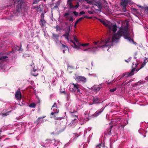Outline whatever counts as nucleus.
Listing matches in <instances>:
<instances>
[{"label":"nucleus","instance_id":"1","mask_svg":"<svg viewBox=\"0 0 148 148\" xmlns=\"http://www.w3.org/2000/svg\"><path fill=\"white\" fill-rule=\"evenodd\" d=\"M128 29L127 28L124 27L121 28L116 34L113 36L112 39L111 40H110V39H108L106 42V45H109L108 44L109 42H115L119 39L122 36H124L125 39H127L130 41H132L133 42H134L133 40L131 39L130 37L128 36Z\"/></svg>","mask_w":148,"mask_h":148},{"label":"nucleus","instance_id":"2","mask_svg":"<svg viewBox=\"0 0 148 148\" xmlns=\"http://www.w3.org/2000/svg\"><path fill=\"white\" fill-rule=\"evenodd\" d=\"M59 143V141L58 140L47 139L41 143V145L45 147H49L50 148H58L57 146Z\"/></svg>","mask_w":148,"mask_h":148},{"label":"nucleus","instance_id":"3","mask_svg":"<svg viewBox=\"0 0 148 148\" xmlns=\"http://www.w3.org/2000/svg\"><path fill=\"white\" fill-rule=\"evenodd\" d=\"M79 88V85L77 84H70L69 85V90L72 92L81 94Z\"/></svg>","mask_w":148,"mask_h":148},{"label":"nucleus","instance_id":"4","mask_svg":"<svg viewBox=\"0 0 148 148\" xmlns=\"http://www.w3.org/2000/svg\"><path fill=\"white\" fill-rule=\"evenodd\" d=\"M93 44L94 45H92V46L94 47L85 49L84 50V51H86L90 49L92 51L95 52L96 50H98L99 48L101 47H102V45L101 42L99 41L97 42H94Z\"/></svg>","mask_w":148,"mask_h":148},{"label":"nucleus","instance_id":"5","mask_svg":"<svg viewBox=\"0 0 148 148\" xmlns=\"http://www.w3.org/2000/svg\"><path fill=\"white\" fill-rule=\"evenodd\" d=\"M102 24L108 27L110 30H112L114 32H116L117 30L116 25H112V23L110 22H106L102 21Z\"/></svg>","mask_w":148,"mask_h":148},{"label":"nucleus","instance_id":"6","mask_svg":"<svg viewBox=\"0 0 148 148\" xmlns=\"http://www.w3.org/2000/svg\"><path fill=\"white\" fill-rule=\"evenodd\" d=\"M135 69H136L135 68H133L131 70V71L123 73L121 78L124 77L127 78L129 76L133 75L134 74V72L135 71Z\"/></svg>","mask_w":148,"mask_h":148},{"label":"nucleus","instance_id":"7","mask_svg":"<svg viewBox=\"0 0 148 148\" xmlns=\"http://www.w3.org/2000/svg\"><path fill=\"white\" fill-rule=\"evenodd\" d=\"M129 0H121V6L123 7V11L125 12L126 11V7L127 5Z\"/></svg>","mask_w":148,"mask_h":148},{"label":"nucleus","instance_id":"8","mask_svg":"<svg viewBox=\"0 0 148 148\" xmlns=\"http://www.w3.org/2000/svg\"><path fill=\"white\" fill-rule=\"evenodd\" d=\"M76 81L77 82L81 81L82 82L85 83L86 82V79L84 77L82 76H76L74 78Z\"/></svg>","mask_w":148,"mask_h":148},{"label":"nucleus","instance_id":"9","mask_svg":"<svg viewBox=\"0 0 148 148\" xmlns=\"http://www.w3.org/2000/svg\"><path fill=\"white\" fill-rule=\"evenodd\" d=\"M74 39L75 41V42H74L73 40H70V41H69V43L73 47L76 49L77 47V42H79L76 39L75 37H74Z\"/></svg>","mask_w":148,"mask_h":148},{"label":"nucleus","instance_id":"10","mask_svg":"<svg viewBox=\"0 0 148 148\" xmlns=\"http://www.w3.org/2000/svg\"><path fill=\"white\" fill-rule=\"evenodd\" d=\"M94 5L97 6L100 10V11H101V10L102 9L101 1H100L99 0H95L94 3Z\"/></svg>","mask_w":148,"mask_h":148},{"label":"nucleus","instance_id":"11","mask_svg":"<svg viewBox=\"0 0 148 148\" xmlns=\"http://www.w3.org/2000/svg\"><path fill=\"white\" fill-rule=\"evenodd\" d=\"M100 89L99 86H94L91 88V89L93 91V93H96Z\"/></svg>","mask_w":148,"mask_h":148},{"label":"nucleus","instance_id":"12","mask_svg":"<svg viewBox=\"0 0 148 148\" xmlns=\"http://www.w3.org/2000/svg\"><path fill=\"white\" fill-rule=\"evenodd\" d=\"M15 97L18 100H20L21 98V93L20 90H18L15 93Z\"/></svg>","mask_w":148,"mask_h":148},{"label":"nucleus","instance_id":"13","mask_svg":"<svg viewBox=\"0 0 148 148\" xmlns=\"http://www.w3.org/2000/svg\"><path fill=\"white\" fill-rule=\"evenodd\" d=\"M77 47L76 48L77 50H79L80 49V47L82 46L83 47H87L89 45V43H86L85 44H81L79 42H77Z\"/></svg>","mask_w":148,"mask_h":148},{"label":"nucleus","instance_id":"14","mask_svg":"<svg viewBox=\"0 0 148 148\" xmlns=\"http://www.w3.org/2000/svg\"><path fill=\"white\" fill-rule=\"evenodd\" d=\"M70 32V28L69 27L68 28L67 30L66 31V34L63 35V36H64L65 37V38L68 40L69 42V41H70L69 39V34Z\"/></svg>","mask_w":148,"mask_h":148},{"label":"nucleus","instance_id":"15","mask_svg":"<svg viewBox=\"0 0 148 148\" xmlns=\"http://www.w3.org/2000/svg\"><path fill=\"white\" fill-rule=\"evenodd\" d=\"M75 118L73 119L70 124V125H73L75 124L77 121V119H78V116H75Z\"/></svg>","mask_w":148,"mask_h":148},{"label":"nucleus","instance_id":"16","mask_svg":"<svg viewBox=\"0 0 148 148\" xmlns=\"http://www.w3.org/2000/svg\"><path fill=\"white\" fill-rule=\"evenodd\" d=\"M38 70L37 69H33V70L31 72L32 74L34 76H37L38 74Z\"/></svg>","mask_w":148,"mask_h":148},{"label":"nucleus","instance_id":"17","mask_svg":"<svg viewBox=\"0 0 148 148\" xmlns=\"http://www.w3.org/2000/svg\"><path fill=\"white\" fill-rule=\"evenodd\" d=\"M108 3L105 0H102V7H105L107 9L108 8Z\"/></svg>","mask_w":148,"mask_h":148},{"label":"nucleus","instance_id":"18","mask_svg":"<svg viewBox=\"0 0 148 148\" xmlns=\"http://www.w3.org/2000/svg\"><path fill=\"white\" fill-rule=\"evenodd\" d=\"M45 117H39L37 120V121L38 122V123H42L44 122V121L43 120V118H45Z\"/></svg>","mask_w":148,"mask_h":148},{"label":"nucleus","instance_id":"19","mask_svg":"<svg viewBox=\"0 0 148 148\" xmlns=\"http://www.w3.org/2000/svg\"><path fill=\"white\" fill-rule=\"evenodd\" d=\"M40 22L41 23L40 25L42 27H44L45 25L46 21L44 19H41Z\"/></svg>","mask_w":148,"mask_h":148},{"label":"nucleus","instance_id":"20","mask_svg":"<svg viewBox=\"0 0 148 148\" xmlns=\"http://www.w3.org/2000/svg\"><path fill=\"white\" fill-rule=\"evenodd\" d=\"M57 108H55L54 109V112H52L51 113V115H53L59 112V110L57 109Z\"/></svg>","mask_w":148,"mask_h":148},{"label":"nucleus","instance_id":"21","mask_svg":"<svg viewBox=\"0 0 148 148\" xmlns=\"http://www.w3.org/2000/svg\"><path fill=\"white\" fill-rule=\"evenodd\" d=\"M93 102L94 103H99V100L97 98L95 97L93 99Z\"/></svg>","mask_w":148,"mask_h":148},{"label":"nucleus","instance_id":"22","mask_svg":"<svg viewBox=\"0 0 148 148\" xmlns=\"http://www.w3.org/2000/svg\"><path fill=\"white\" fill-rule=\"evenodd\" d=\"M29 106L31 108H34L35 107L36 105L34 103H32L30 104Z\"/></svg>","mask_w":148,"mask_h":148},{"label":"nucleus","instance_id":"23","mask_svg":"<svg viewBox=\"0 0 148 148\" xmlns=\"http://www.w3.org/2000/svg\"><path fill=\"white\" fill-rule=\"evenodd\" d=\"M106 83L108 85H110L112 84V81L111 82V81H110L109 80L108 81H106Z\"/></svg>","mask_w":148,"mask_h":148},{"label":"nucleus","instance_id":"24","mask_svg":"<svg viewBox=\"0 0 148 148\" xmlns=\"http://www.w3.org/2000/svg\"><path fill=\"white\" fill-rule=\"evenodd\" d=\"M8 58V57L6 56H3L0 57V61L2 60L3 59H5Z\"/></svg>","mask_w":148,"mask_h":148},{"label":"nucleus","instance_id":"25","mask_svg":"<svg viewBox=\"0 0 148 148\" xmlns=\"http://www.w3.org/2000/svg\"><path fill=\"white\" fill-rule=\"evenodd\" d=\"M112 127H113L112 126H110V128H109V129H108V134H110L111 133V129H112Z\"/></svg>","mask_w":148,"mask_h":148},{"label":"nucleus","instance_id":"26","mask_svg":"<svg viewBox=\"0 0 148 148\" xmlns=\"http://www.w3.org/2000/svg\"><path fill=\"white\" fill-rule=\"evenodd\" d=\"M116 90V88H113V89H111L110 90V91L111 92H113Z\"/></svg>","mask_w":148,"mask_h":148},{"label":"nucleus","instance_id":"27","mask_svg":"<svg viewBox=\"0 0 148 148\" xmlns=\"http://www.w3.org/2000/svg\"><path fill=\"white\" fill-rule=\"evenodd\" d=\"M101 143L97 145L96 147V148H101Z\"/></svg>","mask_w":148,"mask_h":148},{"label":"nucleus","instance_id":"28","mask_svg":"<svg viewBox=\"0 0 148 148\" xmlns=\"http://www.w3.org/2000/svg\"><path fill=\"white\" fill-rule=\"evenodd\" d=\"M101 111H97L95 114V115L96 116L98 115L99 114H100L101 113Z\"/></svg>","mask_w":148,"mask_h":148},{"label":"nucleus","instance_id":"29","mask_svg":"<svg viewBox=\"0 0 148 148\" xmlns=\"http://www.w3.org/2000/svg\"><path fill=\"white\" fill-rule=\"evenodd\" d=\"M56 30L57 31H60L61 30V28L58 25H57L56 26Z\"/></svg>","mask_w":148,"mask_h":148},{"label":"nucleus","instance_id":"30","mask_svg":"<svg viewBox=\"0 0 148 148\" xmlns=\"http://www.w3.org/2000/svg\"><path fill=\"white\" fill-rule=\"evenodd\" d=\"M148 61L147 59V58L145 59L144 60V62L143 63L145 64H146V63Z\"/></svg>","mask_w":148,"mask_h":148},{"label":"nucleus","instance_id":"31","mask_svg":"<svg viewBox=\"0 0 148 148\" xmlns=\"http://www.w3.org/2000/svg\"><path fill=\"white\" fill-rule=\"evenodd\" d=\"M85 1L89 3H91L92 1V0H85Z\"/></svg>","mask_w":148,"mask_h":148},{"label":"nucleus","instance_id":"32","mask_svg":"<svg viewBox=\"0 0 148 148\" xmlns=\"http://www.w3.org/2000/svg\"><path fill=\"white\" fill-rule=\"evenodd\" d=\"M79 6V4L78 3H77V4L74 7V8L75 9H76Z\"/></svg>","mask_w":148,"mask_h":148},{"label":"nucleus","instance_id":"33","mask_svg":"<svg viewBox=\"0 0 148 148\" xmlns=\"http://www.w3.org/2000/svg\"><path fill=\"white\" fill-rule=\"evenodd\" d=\"M54 107H55V108H57V106L56 105V103H54L53 105V106H52V108H54Z\"/></svg>","mask_w":148,"mask_h":148},{"label":"nucleus","instance_id":"34","mask_svg":"<svg viewBox=\"0 0 148 148\" xmlns=\"http://www.w3.org/2000/svg\"><path fill=\"white\" fill-rule=\"evenodd\" d=\"M53 36L56 38H58L59 36L58 35L56 34H53Z\"/></svg>","mask_w":148,"mask_h":148},{"label":"nucleus","instance_id":"35","mask_svg":"<svg viewBox=\"0 0 148 148\" xmlns=\"http://www.w3.org/2000/svg\"><path fill=\"white\" fill-rule=\"evenodd\" d=\"M44 15L43 13H42L41 15V19H44Z\"/></svg>","mask_w":148,"mask_h":148},{"label":"nucleus","instance_id":"36","mask_svg":"<svg viewBox=\"0 0 148 148\" xmlns=\"http://www.w3.org/2000/svg\"><path fill=\"white\" fill-rule=\"evenodd\" d=\"M62 47L63 48H66V49H68V47L66 46V45H64L63 44H62Z\"/></svg>","mask_w":148,"mask_h":148},{"label":"nucleus","instance_id":"37","mask_svg":"<svg viewBox=\"0 0 148 148\" xmlns=\"http://www.w3.org/2000/svg\"><path fill=\"white\" fill-rule=\"evenodd\" d=\"M74 14L75 15V16H77L78 14V13L77 12H76L75 11H74L73 12Z\"/></svg>","mask_w":148,"mask_h":148},{"label":"nucleus","instance_id":"38","mask_svg":"<svg viewBox=\"0 0 148 148\" xmlns=\"http://www.w3.org/2000/svg\"><path fill=\"white\" fill-rule=\"evenodd\" d=\"M145 65L143 63V64H141V66L140 68V69H141L142 68H143Z\"/></svg>","mask_w":148,"mask_h":148},{"label":"nucleus","instance_id":"39","mask_svg":"<svg viewBox=\"0 0 148 148\" xmlns=\"http://www.w3.org/2000/svg\"><path fill=\"white\" fill-rule=\"evenodd\" d=\"M131 82V80H130L128 82H126V81L125 82V85H127L130 82Z\"/></svg>","mask_w":148,"mask_h":148},{"label":"nucleus","instance_id":"40","mask_svg":"<svg viewBox=\"0 0 148 148\" xmlns=\"http://www.w3.org/2000/svg\"><path fill=\"white\" fill-rule=\"evenodd\" d=\"M73 18L72 16H71L69 19V21H73Z\"/></svg>","mask_w":148,"mask_h":148},{"label":"nucleus","instance_id":"41","mask_svg":"<svg viewBox=\"0 0 148 148\" xmlns=\"http://www.w3.org/2000/svg\"><path fill=\"white\" fill-rule=\"evenodd\" d=\"M75 116H76V115H74L73 114H71V117H72V118L73 119H75Z\"/></svg>","mask_w":148,"mask_h":148},{"label":"nucleus","instance_id":"42","mask_svg":"<svg viewBox=\"0 0 148 148\" xmlns=\"http://www.w3.org/2000/svg\"><path fill=\"white\" fill-rule=\"evenodd\" d=\"M80 14L81 15L85 14V12L84 11H82L80 12Z\"/></svg>","mask_w":148,"mask_h":148},{"label":"nucleus","instance_id":"43","mask_svg":"<svg viewBox=\"0 0 148 148\" xmlns=\"http://www.w3.org/2000/svg\"><path fill=\"white\" fill-rule=\"evenodd\" d=\"M144 9L145 10L148 11V7H145Z\"/></svg>","mask_w":148,"mask_h":148},{"label":"nucleus","instance_id":"44","mask_svg":"<svg viewBox=\"0 0 148 148\" xmlns=\"http://www.w3.org/2000/svg\"><path fill=\"white\" fill-rule=\"evenodd\" d=\"M83 18L82 17L80 18H79L78 20V21H81Z\"/></svg>","mask_w":148,"mask_h":148},{"label":"nucleus","instance_id":"45","mask_svg":"<svg viewBox=\"0 0 148 148\" xmlns=\"http://www.w3.org/2000/svg\"><path fill=\"white\" fill-rule=\"evenodd\" d=\"M125 86V82H123L122 83V84H121V86Z\"/></svg>","mask_w":148,"mask_h":148},{"label":"nucleus","instance_id":"46","mask_svg":"<svg viewBox=\"0 0 148 148\" xmlns=\"http://www.w3.org/2000/svg\"><path fill=\"white\" fill-rule=\"evenodd\" d=\"M8 115V114L7 113H5V114H2V115L3 116H6Z\"/></svg>","mask_w":148,"mask_h":148},{"label":"nucleus","instance_id":"47","mask_svg":"<svg viewBox=\"0 0 148 148\" xmlns=\"http://www.w3.org/2000/svg\"><path fill=\"white\" fill-rule=\"evenodd\" d=\"M69 15V13H66L64 14V16H66Z\"/></svg>","mask_w":148,"mask_h":148},{"label":"nucleus","instance_id":"48","mask_svg":"<svg viewBox=\"0 0 148 148\" xmlns=\"http://www.w3.org/2000/svg\"><path fill=\"white\" fill-rule=\"evenodd\" d=\"M97 19L99 20L100 22H102V19L99 18H97Z\"/></svg>","mask_w":148,"mask_h":148},{"label":"nucleus","instance_id":"49","mask_svg":"<svg viewBox=\"0 0 148 148\" xmlns=\"http://www.w3.org/2000/svg\"><path fill=\"white\" fill-rule=\"evenodd\" d=\"M128 60H125V61L126 62H127V63H128L129 62H130V60L128 59Z\"/></svg>","mask_w":148,"mask_h":148},{"label":"nucleus","instance_id":"50","mask_svg":"<svg viewBox=\"0 0 148 148\" xmlns=\"http://www.w3.org/2000/svg\"><path fill=\"white\" fill-rule=\"evenodd\" d=\"M138 64L137 63H136V64H135V66H135V67H134V68H135V67H136V66H137L138 65Z\"/></svg>","mask_w":148,"mask_h":148},{"label":"nucleus","instance_id":"51","mask_svg":"<svg viewBox=\"0 0 148 148\" xmlns=\"http://www.w3.org/2000/svg\"><path fill=\"white\" fill-rule=\"evenodd\" d=\"M79 21H78L77 20V21L75 23V25H76L77 23Z\"/></svg>","mask_w":148,"mask_h":148},{"label":"nucleus","instance_id":"52","mask_svg":"<svg viewBox=\"0 0 148 148\" xmlns=\"http://www.w3.org/2000/svg\"><path fill=\"white\" fill-rule=\"evenodd\" d=\"M145 79L146 80H148V77H146Z\"/></svg>","mask_w":148,"mask_h":148},{"label":"nucleus","instance_id":"53","mask_svg":"<svg viewBox=\"0 0 148 148\" xmlns=\"http://www.w3.org/2000/svg\"><path fill=\"white\" fill-rule=\"evenodd\" d=\"M17 2L18 3V4H19V0H17Z\"/></svg>","mask_w":148,"mask_h":148},{"label":"nucleus","instance_id":"54","mask_svg":"<svg viewBox=\"0 0 148 148\" xmlns=\"http://www.w3.org/2000/svg\"><path fill=\"white\" fill-rule=\"evenodd\" d=\"M104 47H105V45H102V48H103Z\"/></svg>","mask_w":148,"mask_h":148},{"label":"nucleus","instance_id":"55","mask_svg":"<svg viewBox=\"0 0 148 148\" xmlns=\"http://www.w3.org/2000/svg\"><path fill=\"white\" fill-rule=\"evenodd\" d=\"M65 50H63V52L64 53H65Z\"/></svg>","mask_w":148,"mask_h":148},{"label":"nucleus","instance_id":"56","mask_svg":"<svg viewBox=\"0 0 148 148\" xmlns=\"http://www.w3.org/2000/svg\"><path fill=\"white\" fill-rule=\"evenodd\" d=\"M20 8H22V7L21 6V5H20Z\"/></svg>","mask_w":148,"mask_h":148},{"label":"nucleus","instance_id":"57","mask_svg":"<svg viewBox=\"0 0 148 148\" xmlns=\"http://www.w3.org/2000/svg\"><path fill=\"white\" fill-rule=\"evenodd\" d=\"M102 43H103V42H104V40H102Z\"/></svg>","mask_w":148,"mask_h":148},{"label":"nucleus","instance_id":"58","mask_svg":"<svg viewBox=\"0 0 148 148\" xmlns=\"http://www.w3.org/2000/svg\"><path fill=\"white\" fill-rule=\"evenodd\" d=\"M34 8H36V7H34Z\"/></svg>","mask_w":148,"mask_h":148},{"label":"nucleus","instance_id":"59","mask_svg":"<svg viewBox=\"0 0 148 148\" xmlns=\"http://www.w3.org/2000/svg\"><path fill=\"white\" fill-rule=\"evenodd\" d=\"M132 64H133V65H134V62H133V63H132Z\"/></svg>","mask_w":148,"mask_h":148},{"label":"nucleus","instance_id":"60","mask_svg":"<svg viewBox=\"0 0 148 148\" xmlns=\"http://www.w3.org/2000/svg\"><path fill=\"white\" fill-rule=\"evenodd\" d=\"M102 147H105V146H104L103 145V146H102Z\"/></svg>","mask_w":148,"mask_h":148},{"label":"nucleus","instance_id":"61","mask_svg":"<svg viewBox=\"0 0 148 148\" xmlns=\"http://www.w3.org/2000/svg\"><path fill=\"white\" fill-rule=\"evenodd\" d=\"M38 7H37V9H38Z\"/></svg>","mask_w":148,"mask_h":148},{"label":"nucleus","instance_id":"62","mask_svg":"<svg viewBox=\"0 0 148 148\" xmlns=\"http://www.w3.org/2000/svg\"><path fill=\"white\" fill-rule=\"evenodd\" d=\"M78 136H77V137H78Z\"/></svg>","mask_w":148,"mask_h":148}]
</instances>
